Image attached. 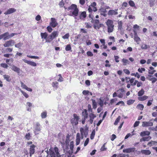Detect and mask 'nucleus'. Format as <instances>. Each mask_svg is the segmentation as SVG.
<instances>
[{"mask_svg":"<svg viewBox=\"0 0 157 157\" xmlns=\"http://www.w3.org/2000/svg\"><path fill=\"white\" fill-rule=\"evenodd\" d=\"M68 10H70L69 15L71 16L74 17L76 18V17L78 16L79 10L77 7V6L74 4H72L71 6L67 8Z\"/></svg>","mask_w":157,"mask_h":157,"instance_id":"obj_1","label":"nucleus"},{"mask_svg":"<svg viewBox=\"0 0 157 157\" xmlns=\"http://www.w3.org/2000/svg\"><path fill=\"white\" fill-rule=\"evenodd\" d=\"M116 91L117 92H115L113 93V98L118 97L120 98H122L123 97L125 92L124 89L123 88L119 89Z\"/></svg>","mask_w":157,"mask_h":157,"instance_id":"obj_2","label":"nucleus"},{"mask_svg":"<svg viewBox=\"0 0 157 157\" xmlns=\"http://www.w3.org/2000/svg\"><path fill=\"white\" fill-rule=\"evenodd\" d=\"M59 32L57 31H54L48 36V38L46 40V42L50 43L54 39L57 37L59 35Z\"/></svg>","mask_w":157,"mask_h":157,"instance_id":"obj_3","label":"nucleus"},{"mask_svg":"<svg viewBox=\"0 0 157 157\" xmlns=\"http://www.w3.org/2000/svg\"><path fill=\"white\" fill-rule=\"evenodd\" d=\"M58 151V148L57 147L54 148V151H50V156L49 157H61V155H60Z\"/></svg>","mask_w":157,"mask_h":157,"instance_id":"obj_4","label":"nucleus"},{"mask_svg":"<svg viewBox=\"0 0 157 157\" xmlns=\"http://www.w3.org/2000/svg\"><path fill=\"white\" fill-rule=\"evenodd\" d=\"M106 25L108 27V32L109 33L112 32L114 27L113 21L112 20L108 19L107 21Z\"/></svg>","mask_w":157,"mask_h":157,"instance_id":"obj_5","label":"nucleus"},{"mask_svg":"<svg viewBox=\"0 0 157 157\" xmlns=\"http://www.w3.org/2000/svg\"><path fill=\"white\" fill-rule=\"evenodd\" d=\"M73 117L71 120V123L73 125H77L78 124V121L79 119V116L75 114H73Z\"/></svg>","mask_w":157,"mask_h":157,"instance_id":"obj_6","label":"nucleus"},{"mask_svg":"<svg viewBox=\"0 0 157 157\" xmlns=\"http://www.w3.org/2000/svg\"><path fill=\"white\" fill-rule=\"evenodd\" d=\"M15 42L13 40H10L6 41L4 44L3 46L5 47H8L10 46H12L14 45L15 43Z\"/></svg>","mask_w":157,"mask_h":157,"instance_id":"obj_7","label":"nucleus"},{"mask_svg":"<svg viewBox=\"0 0 157 157\" xmlns=\"http://www.w3.org/2000/svg\"><path fill=\"white\" fill-rule=\"evenodd\" d=\"M58 25V23L56 21V19L54 18H51V21L50 22V25L53 28H55Z\"/></svg>","mask_w":157,"mask_h":157,"instance_id":"obj_8","label":"nucleus"},{"mask_svg":"<svg viewBox=\"0 0 157 157\" xmlns=\"http://www.w3.org/2000/svg\"><path fill=\"white\" fill-rule=\"evenodd\" d=\"M80 130L81 133L82 139L83 138L84 136L86 137L88 134L87 130V129H84L82 128H81Z\"/></svg>","mask_w":157,"mask_h":157,"instance_id":"obj_9","label":"nucleus"},{"mask_svg":"<svg viewBox=\"0 0 157 157\" xmlns=\"http://www.w3.org/2000/svg\"><path fill=\"white\" fill-rule=\"evenodd\" d=\"M9 32H7L0 35V40L3 39V40H6L9 39Z\"/></svg>","mask_w":157,"mask_h":157,"instance_id":"obj_10","label":"nucleus"},{"mask_svg":"<svg viewBox=\"0 0 157 157\" xmlns=\"http://www.w3.org/2000/svg\"><path fill=\"white\" fill-rule=\"evenodd\" d=\"M40 130V124L39 123H37L36 125L35 129L34 130L35 134V135L38 134Z\"/></svg>","mask_w":157,"mask_h":157,"instance_id":"obj_11","label":"nucleus"},{"mask_svg":"<svg viewBox=\"0 0 157 157\" xmlns=\"http://www.w3.org/2000/svg\"><path fill=\"white\" fill-rule=\"evenodd\" d=\"M153 125V123L150 121H143L142 122V126L143 127L151 126Z\"/></svg>","mask_w":157,"mask_h":157,"instance_id":"obj_12","label":"nucleus"},{"mask_svg":"<svg viewBox=\"0 0 157 157\" xmlns=\"http://www.w3.org/2000/svg\"><path fill=\"white\" fill-rule=\"evenodd\" d=\"M93 113H91L89 115L90 119L89 121L90 124H92L94 119L96 117V115L94 114Z\"/></svg>","mask_w":157,"mask_h":157,"instance_id":"obj_13","label":"nucleus"},{"mask_svg":"<svg viewBox=\"0 0 157 157\" xmlns=\"http://www.w3.org/2000/svg\"><path fill=\"white\" fill-rule=\"evenodd\" d=\"M22 60L25 63H26L32 66L36 67V63L34 62L29 61L25 59H23Z\"/></svg>","mask_w":157,"mask_h":157,"instance_id":"obj_14","label":"nucleus"},{"mask_svg":"<svg viewBox=\"0 0 157 157\" xmlns=\"http://www.w3.org/2000/svg\"><path fill=\"white\" fill-rule=\"evenodd\" d=\"M118 9H116L115 10H110L108 13L109 15L112 16L113 15H116L118 14L117 12Z\"/></svg>","mask_w":157,"mask_h":157,"instance_id":"obj_15","label":"nucleus"},{"mask_svg":"<svg viewBox=\"0 0 157 157\" xmlns=\"http://www.w3.org/2000/svg\"><path fill=\"white\" fill-rule=\"evenodd\" d=\"M16 11V10L14 8H10L8 9L6 11L4 14L5 15L9 14L15 12Z\"/></svg>","mask_w":157,"mask_h":157,"instance_id":"obj_16","label":"nucleus"},{"mask_svg":"<svg viewBox=\"0 0 157 157\" xmlns=\"http://www.w3.org/2000/svg\"><path fill=\"white\" fill-rule=\"evenodd\" d=\"M138 153L140 154L141 153L142 154H144L145 155H149L151 153V152L149 150H141V151H138Z\"/></svg>","mask_w":157,"mask_h":157,"instance_id":"obj_17","label":"nucleus"},{"mask_svg":"<svg viewBox=\"0 0 157 157\" xmlns=\"http://www.w3.org/2000/svg\"><path fill=\"white\" fill-rule=\"evenodd\" d=\"M135 147L129 148L125 149H124L123 150V152H126L127 153H129L131 152H134L135 150Z\"/></svg>","mask_w":157,"mask_h":157,"instance_id":"obj_18","label":"nucleus"},{"mask_svg":"<svg viewBox=\"0 0 157 157\" xmlns=\"http://www.w3.org/2000/svg\"><path fill=\"white\" fill-rule=\"evenodd\" d=\"M35 147V146L34 144H32L30 146V156H31L35 152L34 148Z\"/></svg>","mask_w":157,"mask_h":157,"instance_id":"obj_19","label":"nucleus"},{"mask_svg":"<svg viewBox=\"0 0 157 157\" xmlns=\"http://www.w3.org/2000/svg\"><path fill=\"white\" fill-rule=\"evenodd\" d=\"M100 12L101 14L104 17H105L106 16V13L107 11L103 7H101L100 9Z\"/></svg>","mask_w":157,"mask_h":157,"instance_id":"obj_20","label":"nucleus"},{"mask_svg":"<svg viewBox=\"0 0 157 157\" xmlns=\"http://www.w3.org/2000/svg\"><path fill=\"white\" fill-rule=\"evenodd\" d=\"M40 35L41 37V38L42 39H45L46 40H46L48 38V33L46 32H45L44 33H40Z\"/></svg>","mask_w":157,"mask_h":157,"instance_id":"obj_21","label":"nucleus"},{"mask_svg":"<svg viewBox=\"0 0 157 157\" xmlns=\"http://www.w3.org/2000/svg\"><path fill=\"white\" fill-rule=\"evenodd\" d=\"M11 69L12 70L17 73L20 72V69L14 65L12 66Z\"/></svg>","mask_w":157,"mask_h":157,"instance_id":"obj_22","label":"nucleus"},{"mask_svg":"<svg viewBox=\"0 0 157 157\" xmlns=\"http://www.w3.org/2000/svg\"><path fill=\"white\" fill-rule=\"evenodd\" d=\"M80 135L79 133H78L76 135V145H78L80 142Z\"/></svg>","mask_w":157,"mask_h":157,"instance_id":"obj_23","label":"nucleus"},{"mask_svg":"<svg viewBox=\"0 0 157 157\" xmlns=\"http://www.w3.org/2000/svg\"><path fill=\"white\" fill-rule=\"evenodd\" d=\"M82 116L83 118L86 119L88 117V115L86 110L85 109L84 111L82 113Z\"/></svg>","mask_w":157,"mask_h":157,"instance_id":"obj_24","label":"nucleus"},{"mask_svg":"<svg viewBox=\"0 0 157 157\" xmlns=\"http://www.w3.org/2000/svg\"><path fill=\"white\" fill-rule=\"evenodd\" d=\"M150 133L148 131H144L141 132L140 133V135L141 136H149Z\"/></svg>","mask_w":157,"mask_h":157,"instance_id":"obj_25","label":"nucleus"},{"mask_svg":"<svg viewBox=\"0 0 157 157\" xmlns=\"http://www.w3.org/2000/svg\"><path fill=\"white\" fill-rule=\"evenodd\" d=\"M148 98V96L146 95H144L142 97L138 98V99L139 101H144Z\"/></svg>","mask_w":157,"mask_h":157,"instance_id":"obj_26","label":"nucleus"},{"mask_svg":"<svg viewBox=\"0 0 157 157\" xmlns=\"http://www.w3.org/2000/svg\"><path fill=\"white\" fill-rule=\"evenodd\" d=\"M150 48V46L145 44H142L141 46V48L143 49H147Z\"/></svg>","mask_w":157,"mask_h":157,"instance_id":"obj_27","label":"nucleus"},{"mask_svg":"<svg viewBox=\"0 0 157 157\" xmlns=\"http://www.w3.org/2000/svg\"><path fill=\"white\" fill-rule=\"evenodd\" d=\"M4 78L7 81L10 82L11 81V79L9 76L7 75H3Z\"/></svg>","mask_w":157,"mask_h":157,"instance_id":"obj_28","label":"nucleus"},{"mask_svg":"<svg viewBox=\"0 0 157 157\" xmlns=\"http://www.w3.org/2000/svg\"><path fill=\"white\" fill-rule=\"evenodd\" d=\"M92 105H93V108L95 109L97 107V104L96 102L95 101L94 99H92Z\"/></svg>","mask_w":157,"mask_h":157,"instance_id":"obj_29","label":"nucleus"},{"mask_svg":"<svg viewBox=\"0 0 157 157\" xmlns=\"http://www.w3.org/2000/svg\"><path fill=\"white\" fill-rule=\"evenodd\" d=\"M86 17V12L85 11L82 13L80 16V18L82 19L85 18Z\"/></svg>","mask_w":157,"mask_h":157,"instance_id":"obj_30","label":"nucleus"},{"mask_svg":"<svg viewBox=\"0 0 157 157\" xmlns=\"http://www.w3.org/2000/svg\"><path fill=\"white\" fill-rule=\"evenodd\" d=\"M129 5L131 7H134L136 8L135 6V3L132 0H130L128 2Z\"/></svg>","mask_w":157,"mask_h":157,"instance_id":"obj_31","label":"nucleus"},{"mask_svg":"<svg viewBox=\"0 0 157 157\" xmlns=\"http://www.w3.org/2000/svg\"><path fill=\"white\" fill-rule=\"evenodd\" d=\"M74 146V142L73 141H72L70 142V149L71 150V152H73Z\"/></svg>","mask_w":157,"mask_h":157,"instance_id":"obj_32","label":"nucleus"},{"mask_svg":"<svg viewBox=\"0 0 157 157\" xmlns=\"http://www.w3.org/2000/svg\"><path fill=\"white\" fill-rule=\"evenodd\" d=\"M47 112L46 111L43 112L41 113V116L42 118H45L47 117Z\"/></svg>","mask_w":157,"mask_h":157,"instance_id":"obj_33","label":"nucleus"},{"mask_svg":"<svg viewBox=\"0 0 157 157\" xmlns=\"http://www.w3.org/2000/svg\"><path fill=\"white\" fill-rule=\"evenodd\" d=\"M136 107L138 109L142 110L144 108V106L143 105L140 104L137 105Z\"/></svg>","mask_w":157,"mask_h":157,"instance_id":"obj_34","label":"nucleus"},{"mask_svg":"<svg viewBox=\"0 0 157 157\" xmlns=\"http://www.w3.org/2000/svg\"><path fill=\"white\" fill-rule=\"evenodd\" d=\"M122 61L123 63V65H126L127 64L129 63V61L128 60L124 58L122 59Z\"/></svg>","mask_w":157,"mask_h":157,"instance_id":"obj_35","label":"nucleus"},{"mask_svg":"<svg viewBox=\"0 0 157 157\" xmlns=\"http://www.w3.org/2000/svg\"><path fill=\"white\" fill-rule=\"evenodd\" d=\"M31 137L30 134L29 133L26 134L25 136V138L27 140H29Z\"/></svg>","mask_w":157,"mask_h":157,"instance_id":"obj_36","label":"nucleus"},{"mask_svg":"<svg viewBox=\"0 0 157 157\" xmlns=\"http://www.w3.org/2000/svg\"><path fill=\"white\" fill-rule=\"evenodd\" d=\"M144 93V90L142 89L138 92V96H141L143 95Z\"/></svg>","mask_w":157,"mask_h":157,"instance_id":"obj_37","label":"nucleus"},{"mask_svg":"<svg viewBox=\"0 0 157 157\" xmlns=\"http://www.w3.org/2000/svg\"><path fill=\"white\" fill-rule=\"evenodd\" d=\"M23 45V43L21 42H19V43L16 44L15 45V47L21 49V47Z\"/></svg>","mask_w":157,"mask_h":157,"instance_id":"obj_38","label":"nucleus"},{"mask_svg":"<svg viewBox=\"0 0 157 157\" xmlns=\"http://www.w3.org/2000/svg\"><path fill=\"white\" fill-rule=\"evenodd\" d=\"M135 101V100L132 99H130L127 101V103L128 105H130L133 104Z\"/></svg>","mask_w":157,"mask_h":157,"instance_id":"obj_39","label":"nucleus"},{"mask_svg":"<svg viewBox=\"0 0 157 157\" xmlns=\"http://www.w3.org/2000/svg\"><path fill=\"white\" fill-rule=\"evenodd\" d=\"M106 144V143H104L103 146H102L101 148L100 149V150L101 151H106L107 148L105 147V144Z\"/></svg>","mask_w":157,"mask_h":157,"instance_id":"obj_40","label":"nucleus"},{"mask_svg":"<svg viewBox=\"0 0 157 157\" xmlns=\"http://www.w3.org/2000/svg\"><path fill=\"white\" fill-rule=\"evenodd\" d=\"M101 24H94V28L96 29H99L101 26Z\"/></svg>","mask_w":157,"mask_h":157,"instance_id":"obj_41","label":"nucleus"},{"mask_svg":"<svg viewBox=\"0 0 157 157\" xmlns=\"http://www.w3.org/2000/svg\"><path fill=\"white\" fill-rule=\"evenodd\" d=\"M120 119H121V117L120 116H119L118 117L116 120L114 122V124L115 125H117L118 124L119 122V121H120Z\"/></svg>","mask_w":157,"mask_h":157,"instance_id":"obj_42","label":"nucleus"},{"mask_svg":"<svg viewBox=\"0 0 157 157\" xmlns=\"http://www.w3.org/2000/svg\"><path fill=\"white\" fill-rule=\"evenodd\" d=\"M0 66L4 68L7 69L8 67V65L6 63H2L1 64Z\"/></svg>","mask_w":157,"mask_h":157,"instance_id":"obj_43","label":"nucleus"},{"mask_svg":"<svg viewBox=\"0 0 157 157\" xmlns=\"http://www.w3.org/2000/svg\"><path fill=\"white\" fill-rule=\"evenodd\" d=\"M95 131L94 130L92 132L91 134V135H90V138L91 139L93 140L94 139V136H95Z\"/></svg>","mask_w":157,"mask_h":157,"instance_id":"obj_44","label":"nucleus"},{"mask_svg":"<svg viewBox=\"0 0 157 157\" xmlns=\"http://www.w3.org/2000/svg\"><path fill=\"white\" fill-rule=\"evenodd\" d=\"M156 144H157V142L154 141H152L148 143L147 145L151 146L152 145H155Z\"/></svg>","mask_w":157,"mask_h":157,"instance_id":"obj_45","label":"nucleus"},{"mask_svg":"<svg viewBox=\"0 0 157 157\" xmlns=\"http://www.w3.org/2000/svg\"><path fill=\"white\" fill-rule=\"evenodd\" d=\"M13 50V48H8L6 49L5 51L7 53L11 52Z\"/></svg>","mask_w":157,"mask_h":157,"instance_id":"obj_46","label":"nucleus"},{"mask_svg":"<svg viewBox=\"0 0 157 157\" xmlns=\"http://www.w3.org/2000/svg\"><path fill=\"white\" fill-rule=\"evenodd\" d=\"M27 57L31 58H33V59H39V57L37 56H30V55H27Z\"/></svg>","mask_w":157,"mask_h":157,"instance_id":"obj_47","label":"nucleus"},{"mask_svg":"<svg viewBox=\"0 0 157 157\" xmlns=\"http://www.w3.org/2000/svg\"><path fill=\"white\" fill-rule=\"evenodd\" d=\"M134 39L138 44L139 43V42L140 41V38L138 36L134 37Z\"/></svg>","mask_w":157,"mask_h":157,"instance_id":"obj_48","label":"nucleus"},{"mask_svg":"<svg viewBox=\"0 0 157 157\" xmlns=\"http://www.w3.org/2000/svg\"><path fill=\"white\" fill-rule=\"evenodd\" d=\"M71 49V45L69 44L67 45L65 48V50L66 51H69Z\"/></svg>","mask_w":157,"mask_h":157,"instance_id":"obj_49","label":"nucleus"},{"mask_svg":"<svg viewBox=\"0 0 157 157\" xmlns=\"http://www.w3.org/2000/svg\"><path fill=\"white\" fill-rule=\"evenodd\" d=\"M118 28L120 29H121L122 28V22L120 21L118 22Z\"/></svg>","mask_w":157,"mask_h":157,"instance_id":"obj_50","label":"nucleus"},{"mask_svg":"<svg viewBox=\"0 0 157 157\" xmlns=\"http://www.w3.org/2000/svg\"><path fill=\"white\" fill-rule=\"evenodd\" d=\"M70 36V35L69 33H67L65 35L63 36L62 37L63 39H68L69 37Z\"/></svg>","mask_w":157,"mask_h":157,"instance_id":"obj_51","label":"nucleus"},{"mask_svg":"<svg viewBox=\"0 0 157 157\" xmlns=\"http://www.w3.org/2000/svg\"><path fill=\"white\" fill-rule=\"evenodd\" d=\"M52 86L53 87H56L57 88L58 87V82H53L52 83Z\"/></svg>","mask_w":157,"mask_h":157,"instance_id":"obj_52","label":"nucleus"},{"mask_svg":"<svg viewBox=\"0 0 157 157\" xmlns=\"http://www.w3.org/2000/svg\"><path fill=\"white\" fill-rule=\"evenodd\" d=\"M21 92L22 94L26 98H27L29 97V95L25 92H24L22 90H21Z\"/></svg>","mask_w":157,"mask_h":157,"instance_id":"obj_53","label":"nucleus"},{"mask_svg":"<svg viewBox=\"0 0 157 157\" xmlns=\"http://www.w3.org/2000/svg\"><path fill=\"white\" fill-rule=\"evenodd\" d=\"M131 75L132 76H135V77H137L138 78L140 77V75L137 72H136V73H132L131 74Z\"/></svg>","mask_w":157,"mask_h":157,"instance_id":"obj_54","label":"nucleus"},{"mask_svg":"<svg viewBox=\"0 0 157 157\" xmlns=\"http://www.w3.org/2000/svg\"><path fill=\"white\" fill-rule=\"evenodd\" d=\"M88 111L90 113H93L92 109L91 108V107L90 104H88Z\"/></svg>","mask_w":157,"mask_h":157,"instance_id":"obj_55","label":"nucleus"},{"mask_svg":"<svg viewBox=\"0 0 157 157\" xmlns=\"http://www.w3.org/2000/svg\"><path fill=\"white\" fill-rule=\"evenodd\" d=\"M47 30L49 33H51L53 30L51 26H48L47 28Z\"/></svg>","mask_w":157,"mask_h":157,"instance_id":"obj_56","label":"nucleus"},{"mask_svg":"<svg viewBox=\"0 0 157 157\" xmlns=\"http://www.w3.org/2000/svg\"><path fill=\"white\" fill-rule=\"evenodd\" d=\"M13 61V58H11L9 59H6V62L8 64H9V63L10 62H12Z\"/></svg>","mask_w":157,"mask_h":157,"instance_id":"obj_57","label":"nucleus"},{"mask_svg":"<svg viewBox=\"0 0 157 157\" xmlns=\"http://www.w3.org/2000/svg\"><path fill=\"white\" fill-rule=\"evenodd\" d=\"M150 80L152 81V83H154L157 80V79L153 77L151 78Z\"/></svg>","mask_w":157,"mask_h":157,"instance_id":"obj_58","label":"nucleus"},{"mask_svg":"<svg viewBox=\"0 0 157 157\" xmlns=\"http://www.w3.org/2000/svg\"><path fill=\"white\" fill-rule=\"evenodd\" d=\"M21 86L23 89H25L26 88L27 86L25 85L23 82H21Z\"/></svg>","mask_w":157,"mask_h":157,"instance_id":"obj_59","label":"nucleus"},{"mask_svg":"<svg viewBox=\"0 0 157 157\" xmlns=\"http://www.w3.org/2000/svg\"><path fill=\"white\" fill-rule=\"evenodd\" d=\"M153 99L149 100L147 103V105L148 106H150L152 104Z\"/></svg>","mask_w":157,"mask_h":157,"instance_id":"obj_60","label":"nucleus"},{"mask_svg":"<svg viewBox=\"0 0 157 157\" xmlns=\"http://www.w3.org/2000/svg\"><path fill=\"white\" fill-rule=\"evenodd\" d=\"M22 55V53H19L18 52H17L15 56V58H17L18 56H21Z\"/></svg>","mask_w":157,"mask_h":157,"instance_id":"obj_61","label":"nucleus"},{"mask_svg":"<svg viewBox=\"0 0 157 157\" xmlns=\"http://www.w3.org/2000/svg\"><path fill=\"white\" fill-rule=\"evenodd\" d=\"M69 135H67L66 137V141H65V143L66 144H68L69 141Z\"/></svg>","mask_w":157,"mask_h":157,"instance_id":"obj_62","label":"nucleus"},{"mask_svg":"<svg viewBox=\"0 0 157 157\" xmlns=\"http://www.w3.org/2000/svg\"><path fill=\"white\" fill-rule=\"evenodd\" d=\"M148 73L150 75H153L156 71L155 70H148Z\"/></svg>","mask_w":157,"mask_h":157,"instance_id":"obj_63","label":"nucleus"},{"mask_svg":"<svg viewBox=\"0 0 157 157\" xmlns=\"http://www.w3.org/2000/svg\"><path fill=\"white\" fill-rule=\"evenodd\" d=\"M90 92L88 90H84L82 92V94L84 95H86L89 94Z\"/></svg>","mask_w":157,"mask_h":157,"instance_id":"obj_64","label":"nucleus"}]
</instances>
